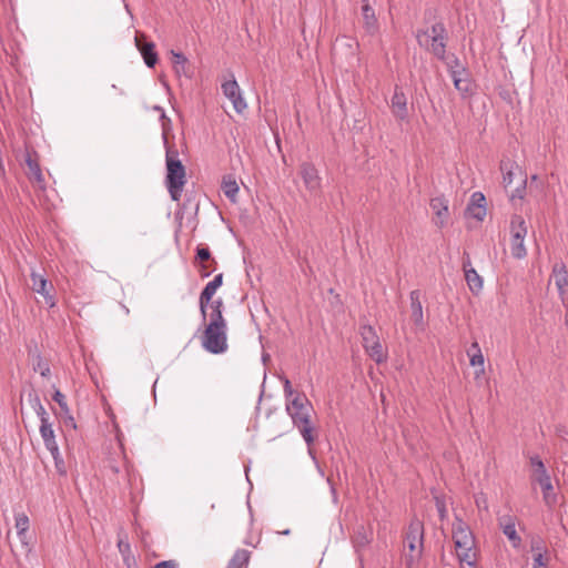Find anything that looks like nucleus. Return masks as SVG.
<instances>
[{
    "label": "nucleus",
    "mask_w": 568,
    "mask_h": 568,
    "mask_svg": "<svg viewBox=\"0 0 568 568\" xmlns=\"http://www.w3.org/2000/svg\"><path fill=\"white\" fill-rule=\"evenodd\" d=\"M14 521H16L14 526H16L17 535H18L19 539L22 542H26L24 541L26 534L29 529V517L24 513H19V514H16Z\"/></svg>",
    "instance_id": "obj_32"
},
{
    "label": "nucleus",
    "mask_w": 568,
    "mask_h": 568,
    "mask_svg": "<svg viewBox=\"0 0 568 568\" xmlns=\"http://www.w3.org/2000/svg\"><path fill=\"white\" fill-rule=\"evenodd\" d=\"M202 346L211 354H223L227 351V327H213L206 325L203 336Z\"/></svg>",
    "instance_id": "obj_6"
},
{
    "label": "nucleus",
    "mask_w": 568,
    "mask_h": 568,
    "mask_svg": "<svg viewBox=\"0 0 568 568\" xmlns=\"http://www.w3.org/2000/svg\"><path fill=\"white\" fill-rule=\"evenodd\" d=\"M222 191L224 195L232 201L233 203L236 202V195L239 193V185L231 175L225 176L222 182Z\"/></svg>",
    "instance_id": "obj_29"
},
{
    "label": "nucleus",
    "mask_w": 568,
    "mask_h": 568,
    "mask_svg": "<svg viewBox=\"0 0 568 568\" xmlns=\"http://www.w3.org/2000/svg\"><path fill=\"white\" fill-rule=\"evenodd\" d=\"M466 214L477 221L486 216V199L481 192H474L466 209Z\"/></svg>",
    "instance_id": "obj_16"
},
{
    "label": "nucleus",
    "mask_w": 568,
    "mask_h": 568,
    "mask_svg": "<svg viewBox=\"0 0 568 568\" xmlns=\"http://www.w3.org/2000/svg\"><path fill=\"white\" fill-rule=\"evenodd\" d=\"M32 366L33 369L39 372L42 377H49L51 374L48 362L44 361L39 354L34 357Z\"/></svg>",
    "instance_id": "obj_35"
},
{
    "label": "nucleus",
    "mask_w": 568,
    "mask_h": 568,
    "mask_svg": "<svg viewBox=\"0 0 568 568\" xmlns=\"http://www.w3.org/2000/svg\"><path fill=\"white\" fill-rule=\"evenodd\" d=\"M195 258L197 261H200L201 263H205V262L212 260L211 258V252H210L209 247L197 246L196 247V256H195Z\"/></svg>",
    "instance_id": "obj_40"
},
{
    "label": "nucleus",
    "mask_w": 568,
    "mask_h": 568,
    "mask_svg": "<svg viewBox=\"0 0 568 568\" xmlns=\"http://www.w3.org/2000/svg\"><path fill=\"white\" fill-rule=\"evenodd\" d=\"M135 44L144 60V63L149 68H153L158 62V53L155 51L154 43L145 41L144 36H136Z\"/></svg>",
    "instance_id": "obj_18"
},
{
    "label": "nucleus",
    "mask_w": 568,
    "mask_h": 568,
    "mask_svg": "<svg viewBox=\"0 0 568 568\" xmlns=\"http://www.w3.org/2000/svg\"><path fill=\"white\" fill-rule=\"evenodd\" d=\"M171 54H172V63H173V68H174V71L178 75L180 74H186V65H187V58L181 53V52H175V51H171Z\"/></svg>",
    "instance_id": "obj_34"
},
{
    "label": "nucleus",
    "mask_w": 568,
    "mask_h": 568,
    "mask_svg": "<svg viewBox=\"0 0 568 568\" xmlns=\"http://www.w3.org/2000/svg\"><path fill=\"white\" fill-rule=\"evenodd\" d=\"M179 565L175 560H164L158 562L154 568H178Z\"/></svg>",
    "instance_id": "obj_46"
},
{
    "label": "nucleus",
    "mask_w": 568,
    "mask_h": 568,
    "mask_svg": "<svg viewBox=\"0 0 568 568\" xmlns=\"http://www.w3.org/2000/svg\"><path fill=\"white\" fill-rule=\"evenodd\" d=\"M207 262H209V264L201 263V265L199 267V272L202 277H209L211 275V273L213 271H215L216 261L212 258Z\"/></svg>",
    "instance_id": "obj_38"
},
{
    "label": "nucleus",
    "mask_w": 568,
    "mask_h": 568,
    "mask_svg": "<svg viewBox=\"0 0 568 568\" xmlns=\"http://www.w3.org/2000/svg\"><path fill=\"white\" fill-rule=\"evenodd\" d=\"M283 381V390H284V396L286 398V402L291 400L297 393L294 392L292 385H291V382L288 378L284 377L282 378Z\"/></svg>",
    "instance_id": "obj_41"
},
{
    "label": "nucleus",
    "mask_w": 568,
    "mask_h": 568,
    "mask_svg": "<svg viewBox=\"0 0 568 568\" xmlns=\"http://www.w3.org/2000/svg\"><path fill=\"white\" fill-rule=\"evenodd\" d=\"M552 276L558 290L559 296L564 302L568 295V271L564 262H557L552 267Z\"/></svg>",
    "instance_id": "obj_17"
},
{
    "label": "nucleus",
    "mask_w": 568,
    "mask_h": 568,
    "mask_svg": "<svg viewBox=\"0 0 568 568\" xmlns=\"http://www.w3.org/2000/svg\"><path fill=\"white\" fill-rule=\"evenodd\" d=\"M118 548H119L120 554L122 555V558H124V556L131 555V548H130L129 542L119 540Z\"/></svg>",
    "instance_id": "obj_45"
},
{
    "label": "nucleus",
    "mask_w": 568,
    "mask_h": 568,
    "mask_svg": "<svg viewBox=\"0 0 568 568\" xmlns=\"http://www.w3.org/2000/svg\"><path fill=\"white\" fill-rule=\"evenodd\" d=\"M362 16L363 27L365 28L366 32L369 34L376 33L378 30V21L374 9L368 3V0H363Z\"/></svg>",
    "instance_id": "obj_23"
},
{
    "label": "nucleus",
    "mask_w": 568,
    "mask_h": 568,
    "mask_svg": "<svg viewBox=\"0 0 568 568\" xmlns=\"http://www.w3.org/2000/svg\"><path fill=\"white\" fill-rule=\"evenodd\" d=\"M32 282V291L40 294L48 307L52 308L55 306V296L53 294L54 287L42 274L32 271L30 274Z\"/></svg>",
    "instance_id": "obj_9"
},
{
    "label": "nucleus",
    "mask_w": 568,
    "mask_h": 568,
    "mask_svg": "<svg viewBox=\"0 0 568 568\" xmlns=\"http://www.w3.org/2000/svg\"><path fill=\"white\" fill-rule=\"evenodd\" d=\"M361 336L363 339V347L373 361L377 364L386 361V354L383 349L379 337L371 325L361 326Z\"/></svg>",
    "instance_id": "obj_8"
},
{
    "label": "nucleus",
    "mask_w": 568,
    "mask_h": 568,
    "mask_svg": "<svg viewBox=\"0 0 568 568\" xmlns=\"http://www.w3.org/2000/svg\"><path fill=\"white\" fill-rule=\"evenodd\" d=\"M390 110L393 115L400 121L407 120L408 118V109H407V98L402 89L396 85L394 90V94L390 99Z\"/></svg>",
    "instance_id": "obj_15"
},
{
    "label": "nucleus",
    "mask_w": 568,
    "mask_h": 568,
    "mask_svg": "<svg viewBox=\"0 0 568 568\" xmlns=\"http://www.w3.org/2000/svg\"><path fill=\"white\" fill-rule=\"evenodd\" d=\"M531 551L534 552L532 568H547L549 564V552L544 542L539 539L532 540Z\"/></svg>",
    "instance_id": "obj_21"
},
{
    "label": "nucleus",
    "mask_w": 568,
    "mask_h": 568,
    "mask_svg": "<svg viewBox=\"0 0 568 568\" xmlns=\"http://www.w3.org/2000/svg\"><path fill=\"white\" fill-rule=\"evenodd\" d=\"M435 500H436V508H437L440 520L446 519L447 518V508H446L444 499L436 497Z\"/></svg>",
    "instance_id": "obj_44"
},
{
    "label": "nucleus",
    "mask_w": 568,
    "mask_h": 568,
    "mask_svg": "<svg viewBox=\"0 0 568 568\" xmlns=\"http://www.w3.org/2000/svg\"><path fill=\"white\" fill-rule=\"evenodd\" d=\"M39 432H40V435H41V438L43 440L45 448L50 453H54L55 449L59 448V446L55 440L53 425L52 424L40 425Z\"/></svg>",
    "instance_id": "obj_26"
},
{
    "label": "nucleus",
    "mask_w": 568,
    "mask_h": 568,
    "mask_svg": "<svg viewBox=\"0 0 568 568\" xmlns=\"http://www.w3.org/2000/svg\"><path fill=\"white\" fill-rule=\"evenodd\" d=\"M123 562L126 568H138L136 561L132 555L124 556Z\"/></svg>",
    "instance_id": "obj_47"
},
{
    "label": "nucleus",
    "mask_w": 568,
    "mask_h": 568,
    "mask_svg": "<svg viewBox=\"0 0 568 568\" xmlns=\"http://www.w3.org/2000/svg\"><path fill=\"white\" fill-rule=\"evenodd\" d=\"M311 410L312 404L304 394L297 393L291 400L286 402V412L308 447L315 440L314 427L311 424Z\"/></svg>",
    "instance_id": "obj_1"
},
{
    "label": "nucleus",
    "mask_w": 568,
    "mask_h": 568,
    "mask_svg": "<svg viewBox=\"0 0 568 568\" xmlns=\"http://www.w3.org/2000/svg\"><path fill=\"white\" fill-rule=\"evenodd\" d=\"M70 422L72 423L73 427H75V424H74L73 417H70Z\"/></svg>",
    "instance_id": "obj_52"
},
{
    "label": "nucleus",
    "mask_w": 568,
    "mask_h": 568,
    "mask_svg": "<svg viewBox=\"0 0 568 568\" xmlns=\"http://www.w3.org/2000/svg\"><path fill=\"white\" fill-rule=\"evenodd\" d=\"M513 168H514V164H511V163H507L505 161H503L500 163V170L504 172L503 182H504L506 187L508 185H510L513 183V181H514Z\"/></svg>",
    "instance_id": "obj_37"
},
{
    "label": "nucleus",
    "mask_w": 568,
    "mask_h": 568,
    "mask_svg": "<svg viewBox=\"0 0 568 568\" xmlns=\"http://www.w3.org/2000/svg\"><path fill=\"white\" fill-rule=\"evenodd\" d=\"M154 110L161 113V119H165L166 118L164 109L162 106L155 105Z\"/></svg>",
    "instance_id": "obj_50"
},
{
    "label": "nucleus",
    "mask_w": 568,
    "mask_h": 568,
    "mask_svg": "<svg viewBox=\"0 0 568 568\" xmlns=\"http://www.w3.org/2000/svg\"><path fill=\"white\" fill-rule=\"evenodd\" d=\"M223 94L232 102L234 110L242 113L247 104L242 95L241 88L235 79L225 81L222 84Z\"/></svg>",
    "instance_id": "obj_11"
},
{
    "label": "nucleus",
    "mask_w": 568,
    "mask_h": 568,
    "mask_svg": "<svg viewBox=\"0 0 568 568\" xmlns=\"http://www.w3.org/2000/svg\"><path fill=\"white\" fill-rule=\"evenodd\" d=\"M449 74L454 81L455 89L462 93L463 97L470 95L474 91V84L469 79L466 68L462 67L459 70L454 69L448 63Z\"/></svg>",
    "instance_id": "obj_13"
},
{
    "label": "nucleus",
    "mask_w": 568,
    "mask_h": 568,
    "mask_svg": "<svg viewBox=\"0 0 568 568\" xmlns=\"http://www.w3.org/2000/svg\"><path fill=\"white\" fill-rule=\"evenodd\" d=\"M27 399H28V403H29L30 407L33 410H36L38 407H40L42 405L40 396L33 389L28 393Z\"/></svg>",
    "instance_id": "obj_39"
},
{
    "label": "nucleus",
    "mask_w": 568,
    "mask_h": 568,
    "mask_svg": "<svg viewBox=\"0 0 568 568\" xmlns=\"http://www.w3.org/2000/svg\"><path fill=\"white\" fill-rule=\"evenodd\" d=\"M446 64L448 65V63H450V65L454 68V69H457L459 70L463 65L460 64V61L457 57L453 55L450 59H446Z\"/></svg>",
    "instance_id": "obj_48"
},
{
    "label": "nucleus",
    "mask_w": 568,
    "mask_h": 568,
    "mask_svg": "<svg viewBox=\"0 0 568 568\" xmlns=\"http://www.w3.org/2000/svg\"><path fill=\"white\" fill-rule=\"evenodd\" d=\"M565 324L568 326V313L565 316Z\"/></svg>",
    "instance_id": "obj_51"
},
{
    "label": "nucleus",
    "mask_w": 568,
    "mask_h": 568,
    "mask_svg": "<svg viewBox=\"0 0 568 568\" xmlns=\"http://www.w3.org/2000/svg\"><path fill=\"white\" fill-rule=\"evenodd\" d=\"M453 540L455 548L474 547L475 538L469 526L458 516L453 524Z\"/></svg>",
    "instance_id": "obj_10"
},
{
    "label": "nucleus",
    "mask_w": 568,
    "mask_h": 568,
    "mask_svg": "<svg viewBox=\"0 0 568 568\" xmlns=\"http://www.w3.org/2000/svg\"><path fill=\"white\" fill-rule=\"evenodd\" d=\"M372 540L371 534L362 526L357 528L353 536V545L356 551L365 548Z\"/></svg>",
    "instance_id": "obj_31"
},
{
    "label": "nucleus",
    "mask_w": 568,
    "mask_h": 568,
    "mask_svg": "<svg viewBox=\"0 0 568 568\" xmlns=\"http://www.w3.org/2000/svg\"><path fill=\"white\" fill-rule=\"evenodd\" d=\"M34 413L37 414V416L39 417L40 419V425H44V424H52L50 422V417H49V414L48 412L45 410L44 406L41 405L40 407H38Z\"/></svg>",
    "instance_id": "obj_43"
},
{
    "label": "nucleus",
    "mask_w": 568,
    "mask_h": 568,
    "mask_svg": "<svg viewBox=\"0 0 568 568\" xmlns=\"http://www.w3.org/2000/svg\"><path fill=\"white\" fill-rule=\"evenodd\" d=\"M283 534H284V535H288V534H290V530L287 529V530H285Z\"/></svg>",
    "instance_id": "obj_53"
},
{
    "label": "nucleus",
    "mask_w": 568,
    "mask_h": 568,
    "mask_svg": "<svg viewBox=\"0 0 568 568\" xmlns=\"http://www.w3.org/2000/svg\"><path fill=\"white\" fill-rule=\"evenodd\" d=\"M429 205L436 215L435 224L442 227L448 216V201L444 196H436L430 200Z\"/></svg>",
    "instance_id": "obj_22"
},
{
    "label": "nucleus",
    "mask_w": 568,
    "mask_h": 568,
    "mask_svg": "<svg viewBox=\"0 0 568 568\" xmlns=\"http://www.w3.org/2000/svg\"><path fill=\"white\" fill-rule=\"evenodd\" d=\"M223 301L222 298L210 302L206 308V317H209V324L214 327H227L226 321L223 317Z\"/></svg>",
    "instance_id": "obj_20"
},
{
    "label": "nucleus",
    "mask_w": 568,
    "mask_h": 568,
    "mask_svg": "<svg viewBox=\"0 0 568 568\" xmlns=\"http://www.w3.org/2000/svg\"><path fill=\"white\" fill-rule=\"evenodd\" d=\"M406 542L409 549V554L405 557L407 568L419 559L424 546V525L418 519H413L408 526L406 532Z\"/></svg>",
    "instance_id": "obj_4"
},
{
    "label": "nucleus",
    "mask_w": 568,
    "mask_h": 568,
    "mask_svg": "<svg viewBox=\"0 0 568 568\" xmlns=\"http://www.w3.org/2000/svg\"><path fill=\"white\" fill-rule=\"evenodd\" d=\"M503 527V532L507 536V538L511 541L515 548L520 546L521 538L518 536L515 527V523L509 518V521L506 524H500Z\"/></svg>",
    "instance_id": "obj_33"
},
{
    "label": "nucleus",
    "mask_w": 568,
    "mask_h": 568,
    "mask_svg": "<svg viewBox=\"0 0 568 568\" xmlns=\"http://www.w3.org/2000/svg\"><path fill=\"white\" fill-rule=\"evenodd\" d=\"M525 184H526V180H523V189L520 187H517L515 193L513 194V197H519V199H523V192H524V189H525Z\"/></svg>",
    "instance_id": "obj_49"
},
{
    "label": "nucleus",
    "mask_w": 568,
    "mask_h": 568,
    "mask_svg": "<svg viewBox=\"0 0 568 568\" xmlns=\"http://www.w3.org/2000/svg\"><path fill=\"white\" fill-rule=\"evenodd\" d=\"M251 552L246 549H237L230 559L226 568H246Z\"/></svg>",
    "instance_id": "obj_28"
},
{
    "label": "nucleus",
    "mask_w": 568,
    "mask_h": 568,
    "mask_svg": "<svg viewBox=\"0 0 568 568\" xmlns=\"http://www.w3.org/2000/svg\"><path fill=\"white\" fill-rule=\"evenodd\" d=\"M53 460H54V467H55V470L57 473L60 475V476H67L68 474V469H67V466H65V463L60 454V450L59 448L55 449L54 453H50Z\"/></svg>",
    "instance_id": "obj_36"
},
{
    "label": "nucleus",
    "mask_w": 568,
    "mask_h": 568,
    "mask_svg": "<svg viewBox=\"0 0 568 568\" xmlns=\"http://www.w3.org/2000/svg\"><path fill=\"white\" fill-rule=\"evenodd\" d=\"M223 284V274L220 273L214 276V278L209 282L203 291L200 294L199 304H200V312L202 315V320H206V308L209 307L210 302H212V297L216 293L217 288L221 287Z\"/></svg>",
    "instance_id": "obj_12"
},
{
    "label": "nucleus",
    "mask_w": 568,
    "mask_h": 568,
    "mask_svg": "<svg viewBox=\"0 0 568 568\" xmlns=\"http://www.w3.org/2000/svg\"><path fill=\"white\" fill-rule=\"evenodd\" d=\"M420 297L422 293L418 290H414L409 294L412 320L417 326L423 325L424 323L423 305Z\"/></svg>",
    "instance_id": "obj_24"
},
{
    "label": "nucleus",
    "mask_w": 568,
    "mask_h": 568,
    "mask_svg": "<svg viewBox=\"0 0 568 568\" xmlns=\"http://www.w3.org/2000/svg\"><path fill=\"white\" fill-rule=\"evenodd\" d=\"M463 268L465 272V280L469 290L474 294H478L483 290V278L475 268L471 267L469 256L463 260Z\"/></svg>",
    "instance_id": "obj_19"
},
{
    "label": "nucleus",
    "mask_w": 568,
    "mask_h": 568,
    "mask_svg": "<svg viewBox=\"0 0 568 568\" xmlns=\"http://www.w3.org/2000/svg\"><path fill=\"white\" fill-rule=\"evenodd\" d=\"M460 568H477V552L474 547L456 548Z\"/></svg>",
    "instance_id": "obj_25"
},
{
    "label": "nucleus",
    "mask_w": 568,
    "mask_h": 568,
    "mask_svg": "<svg viewBox=\"0 0 568 568\" xmlns=\"http://www.w3.org/2000/svg\"><path fill=\"white\" fill-rule=\"evenodd\" d=\"M164 144L166 165L165 185L171 199L173 201H179L181 199L183 187L186 183V170L179 159V151L174 146L168 145V140L165 136Z\"/></svg>",
    "instance_id": "obj_2"
},
{
    "label": "nucleus",
    "mask_w": 568,
    "mask_h": 568,
    "mask_svg": "<svg viewBox=\"0 0 568 568\" xmlns=\"http://www.w3.org/2000/svg\"><path fill=\"white\" fill-rule=\"evenodd\" d=\"M300 174L305 187L310 192H317L321 189L322 179L313 163L304 162L300 166Z\"/></svg>",
    "instance_id": "obj_14"
},
{
    "label": "nucleus",
    "mask_w": 568,
    "mask_h": 568,
    "mask_svg": "<svg viewBox=\"0 0 568 568\" xmlns=\"http://www.w3.org/2000/svg\"><path fill=\"white\" fill-rule=\"evenodd\" d=\"M467 354L469 356L470 365L474 367H479V369L476 371V376L478 377L480 374L484 373L485 363L484 355L481 353L479 344L477 342L471 343Z\"/></svg>",
    "instance_id": "obj_27"
},
{
    "label": "nucleus",
    "mask_w": 568,
    "mask_h": 568,
    "mask_svg": "<svg viewBox=\"0 0 568 568\" xmlns=\"http://www.w3.org/2000/svg\"><path fill=\"white\" fill-rule=\"evenodd\" d=\"M52 398L60 406L61 410L69 412L65 396L60 390H55Z\"/></svg>",
    "instance_id": "obj_42"
},
{
    "label": "nucleus",
    "mask_w": 568,
    "mask_h": 568,
    "mask_svg": "<svg viewBox=\"0 0 568 568\" xmlns=\"http://www.w3.org/2000/svg\"><path fill=\"white\" fill-rule=\"evenodd\" d=\"M416 39L420 47L432 52L438 60H446L447 31L444 23L436 22L429 30H417Z\"/></svg>",
    "instance_id": "obj_3"
},
{
    "label": "nucleus",
    "mask_w": 568,
    "mask_h": 568,
    "mask_svg": "<svg viewBox=\"0 0 568 568\" xmlns=\"http://www.w3.org/2000/svg\"><path fill=\"white\" fill-rule=\"evenodd\" d=\"M530 465L532 467V479L539 484L542 489V497L548 506H552L557 501V497L554 494V487L550 475L548 474L542 460L539 456H532L530 458Z\"/></svg>",
    "instance_id": "obj_5"
},
{
    "label": "nucleus",
    "mask_w": 568,
    "mask_h": 568,
    "mask_svg": "<svg viewBox=\"0 0 568 568\" xmlns=\"http://www.w3.org/2000/svg\"><path fill=\"white\" fill-rule=\"evenodd\" d=\"M510 252L515 258H524L527 251L524 244L527 235V226L525 220L520 215H514L510 221Z\"/></svg>",
    "instance_id": "obj_7"
},
{
    "label": "nucleus",
    "mask_w": 568,
    "mask_h": 568,
    "mask_svg": "<svg viewBox=\"0 0 568 568\" xmlns=\"http://www.w3.org/2000/svg\"><path fill=\"white\" fill-rule=\"evenodd\" d=\"M26 163L29 170V179L41 185L44 182V179L38 162L33 160L30 155H28L26 159Z\"/></svg>",
    "instance_id": "obj_30"
}]
</instances>
